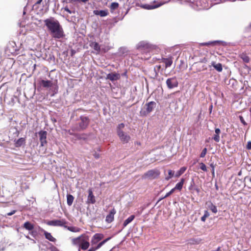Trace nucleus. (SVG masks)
Instances as JSON below:
<instances>
[{"instance_id":"29","label":"nucleus","mask_w":251,"mask_h":251,"mask_svg":"<svg viewBox=\"0 0 251 251\" xmlns=\"http://www.w3.org/2000/svg\"><path fill=\"white\" fill-rule=\"evenodd\" d=\"M241 58L243 59L244 62L248 63L250 61V58L246 54H242Z\"/></svg>"},{"instance_id":"46","label":"nucleus","mask_w":251,"mask_h":251,"mask_svg":"<svg viewBox=\"0 0 251 251\" xmlns=\"http://www.w3.org/2000/svg\"><path fill=\"white\" fill-rule=\"evenodd\" d=\"M75 50H73V49H72L71 50V55L72 56H73L74 55V54L75 53Z\"/></svg>"},{"instance_id":"21","label":"nucleus","mask_w":251,"mask_h":251,"mask_svg":"<svg viewBox=\"0 0 251 251\" xmlns=\"http://www.w3.org/2000/svg\"><path fill=\"white\" fill-rule=\"evenodd\" d=\"M212 66L219 72H221L223 70V67L222 64L219 63L216 64L214 62H212Z\"/></svg>"},{"instance_id":"57","label":"nucleus","mask_w":251,"mask_h":251,"mask_svg":"<svg viewBox=\"0 0 251 251\" xmlns=\"http://www.w3.org/2000/svg\"><path fill=\"white\" fill-rule=\"evenodd\" d=\"M197 191L198 192H199V190L197 189Z\"/></svg>"},{"instance_id":"27","label":"nucleus","mask_w":251,"mask_h":251,"mask_svg":"<svg viewBox=\"0 0 251 251\" xmlns=\"http://www.w3.org/2000/svg\"><path fill=\"white\" fill-rule=\"evenodd\" d=\"M186 167H181L176 174V175L175 176L176 177H179V176H180L182 174H183L185 171H186Z\"/></svg>"},{"instance_id":"53","label":"nucleus","mask_w":251,"mask_h":251,"mask_svg":"<svg viewBox=\"0 0 251 251\" xmlns=\"http://www.w3.org/2000/svg\"><path fill=\"white\" fill-rule=\"evenodd\" d=\"M211 173H212V174L213 176H214V174H215V169H212Z\"/></svg>"},{"instance_id":"47","label":"nucleus","mask_w":251,"mask_h":251,"mask_svg":"<svg viewBox=\"0 0 251 251\" xmlns=\"http://www.w3.org/2000/svg\"><path fill=\"white\" fill-rule=\"evenodd\" d=\"M111 239V237H108L104 240H103V241H102L101 242L103 243V244H104L105 243H106L108 240H109L110 239Z\"/></svg>"},{"instance_id":"7","label":"nucleus","mask_w":251,"mask_h":251,"mask_svg":"<svg viewBox=\"0 0 251 251\" xmlns=\"http://www.w3.org/2000/svg\"><path fill=\"white\" fill-rule=\"evenodd\" d=\"M166 84L168 88L170 89L178 86V82L176 77L169 78L166 80Z\"/></svg>"},{"instance_id":"4","label":"nucleus","mask_w":251,"mask_h":251,"mask_svg":"<svg viewBox=\"0 0 251 251\" xmlns=\"http://www.w3.org/2000/svg\"><path fill=\"white\" fill-rule=\"evenodd\" d=\"M160 175V172L157 169L150 170L146 172L143 176V178L154 179L157 178Z\"/></svg>"},{"instance_id":"31","label":"nucleus","mask_w":251,"mask_h":251,"mask_svg":"<svg viewBox=\"0 0 251 251\" xmlns=\"http://www.w3.org/2000/svg\"><path fill=\"white\" fill-rule=\"evenodd\" d=\"M174 175V172L171 170H169L168 171V176L165 177V179L167 180H169L171 179Z\"/></svg>"},{"instance_id":"44","label":"nucleus","mask_w":251,"mask_h":251,"mask_svg":"<svg viewBox=\"0 0 251 251\" xmlns=\"http://www.w3.org/2000/svg\"><path fill=\"white\" fill-rule=\"evenodd\" d=\"M97 248L95 246L91 247L87 251H97Z\"/></svg>"},{"instance_id":"23","label":"nucleus","mask_w":251,"mask_h":251,"mask_svg":"<svg viewBox=\"0 0 251 251\" xmlns=\"http://www.w3.org/2000/svg\"><path fill=\"white\" fill-rule=\"evenodd\" d=\"M23 227L29 231L32 230L34 228L33 225L29 222H26L23 225Z\"/></svg>"},{"instance_id":"49","label":"nucleus","mask_w":251,"mask_h":251,"mask_svg":"<svg viewBox=\"0 0 251 251\" xmlns=\"http://www.w3.org/2000/svg\"><path fill=\"white\" fill-rule=\"evenodd\" d=\"M16 212V210H13L12 211L9 212V213H8L7 214V215L8 216H11L13 214H14Z\"/></svg>"},{"instance_id":"30","label":"nucleus","mask_w":251,"mask_h":251,"mask_svg":"<svg viewBox=\"0 0 251 251\" xmlns=\"http://www.w3.org/2000/svg\"><path fill=\"white\" fill-rule=\"evenodd\" d=\"M119 4L118 2H112V3H111V4L110 5V8L111 9V10H115L117 8H118L119 7Z\"/></svg>"},{"instance_id":"41","label":"nucleus","mask_w":251,"mask_h":251,"mask_svg":"<svg viewBox=\"0 0 251 251\" xmlns=\"http://www.w3.org/2000/svg\"><path fill=\"white\" fill-rule=\"evenodd\" d=\"M64 9L65 11H66V12H67L68 13H69V14H72V13H75V11L74 12H72V11H71L69 8L68 7V6H66L64 8Z\"/></svg>"},{"instance_id":"52","label":"nucleus","mask_w":251,"mask_h":251,"mask_svg":"<svg viewBox=\"0 0 251 251\" xmlns=\"http://www.w3.org/2000/svg\"><path fill=\"white\" fill-rule=\"evenodd\" d=\"M43 0H38V1L36 2V4H40Z\"/></svg>"},{"instance_id":"42","label":"nucleus","mask_w":251,"mask_h":251,"mask_svg":"<svg viewBox=\"0 0 251 251\" xmlns=\"http://www.w3.org/2000/svg\"><path fill=\"white\" fill-rule=\"evenodd\" d=\"M125 127V125L123 123H121L120 124H119L118 125V129H117V131L118 130H121V129L123 128L124 127Z\"/></svg>"},{"instance_id":"56","label":"nucleus","mask_w":251,"mask_h":251,"mask_svg":"<svg viewBox=\"0 0 251 251\" xmlns=\"http://www.w3.org/2000/svg\"><path fill=\"white\" fill-rule=\"evenodd\" d=\"M17 136H18L19 134V131L18 130L16 131Z\"/></svg>"},{"instance_id":"14","label":"nucleus","mask_w":251,"mask_h":251,"mask_svg":"<svg viewBox=\"0 0 251 251\" xmlns=\"http://www.w3.org/2000/svg\"><path fill=\"white\" fill-rule=\"evenodd\" d=\"M26 138L25 137H21L17 140H14V146L16 148H20L25 144Z\"/></svg>"},{"instance_id":"5","label":"nucleus","mask_w":251,"mask_h":251,"mask_svg":"<svg viewBox=\"0 0 251 251\" xmlns=\"http://www.w3.org/2000/svg\"><path fill=\"white\" fill-rule=\"evenodd\" d=\"M80 122H78V128L79 130L85 129L89 125L90 119L88 117L81 116L79 118Z\"/></svg>"},{"instance_id":"3","label":"nucleus","mask_w":251,"mask_h":251,"mask_svg":"<svg viewBox=\"0 0 251 251\" xmlns=\"http://www.w3.org/2000/svg\"><path fill=\"white\" fill-rule=\"evenodd\" d=\"M156 106V102L153 101L147 103L144 106V109L140 111L141 115L143 116H147L153 110Z\"/></svg>"},{"instance_id":"24","label":"nucleus","mask_w":251,"mask_h":251,"mask_svg":"<svg viewBox=\"0 0 251 251\" xmlns=\"http://www.w3.org/2000/svg\"><path fill=\"white\" fill-rule=\"evenodd\" d=\"M90 46L93 48V49L97 51L98 53L100 51V46L99 44L95 42H92L90 44Z\"/></svg>"},{"instance_id":"18","label":"nucleus","mask_w":251,"mask_h":251,"mask_svg":"<svg viewBox=\"0 0 251 251\" xmlns=\"http://www.w3.org/2000/svg\"><path fill=\"white\" fill-rule=\"evenodd\" d=\"M44 234L45 236V238L49 240L50 241L55 242L56 241V239L53 237L50 233L48 232L47 231L44 230Z\"/></svg>"},{"instance_id":"50","label":"nucleus","mask_w":251,"mask_h":251,"mask_svg":"<svg viewBox=\"0 0 251 251\" xmlns=\"http://www.w3.org/2000/svg\"><path fill=\"white\" fill-rule=\"evenodd\" d=\"M67 0L70 3H73V2H75L79 1V0Z\"/></svg>"},{"instance_id":"13","label":"nucleus","mask_w":251,"mask_h":251,"mask_svg":"<svg viewBox=\"0 0 251 251\" xmlns=\"http://www.w3.org/2000/svg\"><path fill=\"white\" fill-rule=\"evenodd\" d=\"M86 202L88 204H94L96 202L95 197L91 189L88 190V196Z\"/></svg>"},{"instance_id":"35","label":"nucleus","mask_w":251,"mask_h":251,"mask_svg":"<svg viewBox=\"0 0 251 251\" xmlns=\"http://www.w3.org/2000/svg\"><path fill=\"white\" fill-rule=\"evenodd\" d=\"M161 68V66L160 65H156L154 67V71L155 72V74H156L155 75L156 76L158 75V73L160 71Z\"/></svg>"},{"instance_id":"10","label":"nucleus","mask_w":251,"mask_h":251,"mask_svg":"<svg viewBox=\"0 0 251 251\" xmlns=\"http://www.w3.org/2000/svg\"><path fill=\"white\" fill-rule=\"evenodd\" d=\"M38 134L39 135V139L41 143V146L43 147L47 143V132L46 131L41 130L39 132Z\"/></svg>"},{"instance_id":"38","label":"nucleus","mask_w":251,"mask_h":251,"mask_svg":"<svg viewBox=\"0 0 251 251\" xmlns=\"http://www.w3.org/2000/svg\"><path fill=\"white\" fill-rule=\"evenodd\" d=\"M158 6H153V5H145L144 6V7L147 8V9H153V8H155L156 7H157Z\"/></svg>"},{"instance_id":"20","label":"nucleus","mask_w":251,"mask_h":251,"mask_svg":"<svg viewBox=\"0 0 251 251\" xmlns=\"http://www.w3.org/2000/svg\"><path fill=\"white\" fill-rule=\"evenodd\" d=\"M65 228L67 229L68 230L73 232H79L81 230V228L76 226H68L66 225Z\"/></svg>"},{"instance_id":"17","label":"nucleus","mask_w":251,"mask_h":251,"mask_svg":"<svg viewBox=\"0 0 251 251\" xmlns=\"http://www.w3.org/2000/svg\"><path fill=\"white\" fill-rule=\"evenodd\" d=\"M215 134L213 136L212 139L216 142H219L220 140V134L221 130L219 128H216L215 129Z\"/></svg>"},{"instance_id":"43","label":"nucleus","mask_w":251,"mask_h":251,"mask_svg":"<svg viewBox=\"0 0 251 251\" xmlns=\"http://www.w3.org/2000/svg\"><path fill=\"white\" fill-rule=\"evenodd\" d=\"M246 148L248 150H251V141H249L248 142Z\"/></svg>"},{"instance_id":"34","label":"nucleus","mask_w":251,"mask_h":251,"mask_svg":"<svg viewBox=\"0 0 251 251\" xmlns=\"http://www.w3.org/2000/svg\"><path fill=\"white\" fill-rule=\"evenodd\" d=\"M175 189L173 188L171 190V191H170L169 192H168L164 197H163L162 198H161L160 199V200H163V199H165L166 198L168 197L171 194H172L175 192Z\"/></svg>"},{"instance_id":"1","label":"nucleus","mask_w":251,"mask_h":251,"mask_svg":"<svg viewBox=\"0 0 251 251\" xmlns=\"http://www.w3.org/2000/svg\"><path fill=\"white\" fill-rule=\"evenodd\" d=\"M44 23L52 38L60 39L65 36L63 29L57 20L53 18L47 19L44 20Z\"/></svg>"},{"instance_id":"39","label":"nucleus","mask_w":251,"mask_h":251,"mask_svg":"<svg viewBox=\"0 0 251 251\" xmlns=\"http://www.w3.org/2000/svg\"><path fill=\"white\" fill-rule=\"evenodd\" d=\"M239 119H240V120L241 121V122L244 125V126H246L247 125V123L245 122V121L244 120V118L243 117V116H239Z\"/></svg>"},{"instance_id":"28","label":"nucleus","mask_w":251,"mask_h":251,"mask_svg":"<svg viewBox=\"0 0 251 251\" xmlns=\"http://www.w3.org/2000/svg\"><path fill=\"white\" fill-rule=\"evenodd\" d=\"M209 210H210L213 213H216L218 211L216 206L214 205L212 202L208 206Z\"/></svg>"},{"instance_id":"11","label":"nucleus","mask_w":251,"mask_h":251,"mask_svg":"<svg viewBox=\"0 0 251 251\" xmlns=\"http://www.w3.org/2000/svg\"><path fill=\"white\" fill-rule=\"evenodd\" d=\"M120 77L121 75L120 74L114 72L107 74L106 77V79L113 81L120 79Z\"/></svg>"},{"instance_id":"54","label":"nucleus","mask_w":251,"mask_h":251,"mask_svg":"<svg viewBox=\"0 0 251 251\" xmlns=\"http://www.w3.org/2000/svg\"><path fill=\"white\" fill-rule=\"evenodd\" d=\"M89 0H79V1H80L82 2L86 3L87 1H88Z\"/></svg>"},{"instance_id":"25","label":"nucleus","mask_w":251,"mask_h":251,"mask_svg":"<svg viewBox=\"0 0 251 251\" xmlns=\"http://www.w3.org/2000/svg\"><path fill=\"white\" fill-rule=\"evenodd\" d=\"M74 200V197L71 194H68L67 196V202L69 206L72 205L73 201Z\"/></svg>"},{"instance_id":"16","label":"nucleus","mask_w":251,"mask_h":251,"mask_svg":"<svg viewBox=\"0 0 251 251\" xmlns=\"http://www.w3.org/2000/svg\"><path fill=\"white\" fill-rule=\"evenodd\" d=\"M93 13L96 15H99L100 17H105L108 15L109 13L107 10H94Z\"/></svg>"},{"instance_id":"36","label":"nucleus","mask_w":251,"mask_h":251,"mask_svg":"<svg viewBox=\"0 0 251 251\" xmlns=\"http://www.w3.org/2000/svg\"><path fill=\"white\" fill-rule=\"evenodd\" d=\"M207 149L206 148H204L202 150V151L200 154V157L201 158L205 157V155L207 153Z\"/></svg>"},{"instance_id":"15","label":"nucleus","mask_w":251,"mask_h":251,"mask_svg":"<svg viewBox=\"0 0 251 251\" xmlns=\"http://www.w3.org/2000/svg\"><path fill=\"white\" fill-rule=\"evenodd\" d=\"M161 62H163L165 64V68H167L172 65L173 64V57L170 56L168 58H162Z\"/></svg>"},{"instance_id":"12","label":"nucleus","mask_w":251,"mask_h":251,"mask_svg":"<svg viewBox=\"0 0 251 251\" xmlns=\"http://www.w3.org/2000/svg\"><path fill=\"white\" fill-rule=\"evenodd\" d=\"M116 213V210L114 208L112 209L109 213L106 216L105 221L107 223H111L114 221V215Z\"/></svg>"},{"instance_id":"26","label":"nucleus","mask_w":251,"mask_h":251,"mask_svg":"<svg viewBox=\"0 0 251 251\" xmlns=\"http://www.w3.org/2000/svg\"><path fill=\"white\" fill-rule=\"evenodd\" d=\"M135 218L134 215H131L130 217H129L127 219H126L124 223H123V226L124 227H126L128 224H129L130 222H131Z\"/></svg>"},{"instance_id":"32","label":"nucleus","mask_w":251,"mask_h":251,"mask_svg":"<svg viewBox=\"0 0 251 251\" xmlns=\"http://www.w3.org/2000/svg\"><path fill=\"white\" fill-rule=\"evenodd\" d=\"M209 216V213L207 210H205L204 212V215L203 216L201 217V220L202 222H205L206 219Z\"/></svg>"},{"instance_id":"22","label":"nucleus","mask_w":251,"mask_h":251,"mask_svg":"<svg viewBox=\"0 0 251 251\" xmlns=\"http://www.w3.org/2000/svg\"><path fill=\"white\" fill-rule=\"evenodd\" d=\"M184 181H185V180L184 178H181L180 180V181L179 182L177 183L176 184V186L174 188V189H175V190H178L179 191H180L183 187V185L184 184Z\"/></svg>"},{"instance_id":"19","label":"nucleus","mask_w":251,"mask_h":251,"mask_svg":"<svg viewBox=\"0 0 251 251\" xmlns=\"http://www.w3.org/2000/svg\"><path fill=\"white\" fill-rule=\"evenodd\" d=\"M40 84L44 88H49L52 86V83L50 80H42Z\"/></svg>"},{"instance_id":"8","label":"nucleus","mask_w":251,"mask_h":251,"mask_svg":"<svg viewBox=\"0 0 251 251\" xmlns=\"http://www.w3.org/2000/svg\"><path fill=\"white\" fill-rule=\"evenodd\" d=\"M117 134L121 141L124 143H128L130 139V136L126 134L122 130H118L117 131Z\"/></svg>"},{"instance_id":"51","label":"nucleus","mask_w":251,"mask_h":251,"mask_svg":"<svg viewBox=\"0 0 251 251\" xmlns=\"http://www.w3.org/2000/svg\"><path fill=\"white\" fill-rule=\"evenodd\" d=\"M210 166L212 168V169H215V165L214 164V163H211L210 165Z\"/></svg>"},{"instance_id":"55","label":"nucleus","mask_w":251,"mask_h":251,"mask_svg":"<svg viewBox=\"0 0 251 251\" xmlns=\"http://www.w3.org/2000/svg\"><path fill=\"white\" fill-rule=\"evenodd\" d=\"M212 105H211L210 107V108H209V110H210V112H211V110H212Z\"/></svg>"},{"instance_id":"40","label":"nucleus","mask_w":251,"mask_h":251,"mask_svg":"<svg viewBox=\"0 0 251 251\" xmlns=\"http://www.w3.org/2000/svg\"><path fill=\"white\" fill-rule=\"evenodd\" d=\"M104 244L102 242H100L97 244V245L96 247L97 248V250L99 249H100Z\"/></svg>"},{"instance_id":"37","label":"nucleus","mask_w":251,"mask_h":251,"mask_svg":"<svg viewBox=\"0 0 251 251\" xmlns=\"http://www.w3.org/2000/svg\"><path fill=\"white\" fill-rule=\"evenodd\" d=\"M216 43V42H206L203 43L201 44L202 46H209V45H214Z\"/></svg>"},{"instance_id":"2","label":"nucleus","mask_w":251,"mask_h":251,"mask_svg":"<svg viewBox=\"0 0 251 251\" xmlns=\"http://www.w3.org/2000/svg\"><path fill=\"white\" fill-rule=\"evenodd\" d=\"M89 240V236L84 233L77 237L72 238L71 242L73 245L78 247V251H80V249L85 251L90 246Z\"/></svg>"},{"instance_id":"45","label":"nucleus","mask_w":251,"mask_h":251,"mask_svg":"<svg viewBox=\"0 0 251 251\" xmlns=\"http://www.w3.org/2000/svg\"><path fill=\"white\" fill-rule=\"evenodd\" d=\"M93 155L96 159H98L100 157V155L96 152H95Z\"/></svg>"},{"instance_id":"9","label":"nucleus","mask_w":251,"mask_h":251,"mask_svg":"<svg viewBox=\"0 0 251 251\" xmlns=\"http://www.w3.org/2000/svg\"><path fill=\"white\" fill-rule=\"evenodd\" d=\"M104 238V235L102 233H96L92 237L91 243L92 246L97 244L100 240Z\"/></svg>"},{"instance_id":"33","label":"nucleus","mask_w":251,"mask_h":251,"mask_svg":"<svg viewBox=\"0 0 251 251\" xmlns=\"http://www.w3.org/2000/svg\"><path fill=\"white\" fill-rule=\"evenodd\" d=\"M200 169L204 172H207V169L206 165L202 162L199 163Z\"/></svg>"},{"instance_id":"6","label":"nucleus","mask_w":251,"mask_h":251,"mask_svg":"<svg viewBox=\"0 0 251 251\" xmlns=\"http://www.w3.org/2000/svg\"><path fill=\"white\" fill-rule=\"evenodd\" d=\"M67 224L68 222L65 219L49 221L47 223V224L50 226H63L64 227H65L66 225Z\"/></svg>"},{"instance_id":"48","label":"nucleus","mask_w":251,"mask_h":251,"mask_svg":"<svg viewBox=\"0 0 251 251\" xmlns=\"http://www.w3.org/2000/svg\"><path fill=\"white\" fill-rule=\"evenodd\" d=\"M111 239V237H108L104 240H103V241H102L101 242L103 243V244H104L105 243H106L108 240H109L110 239Z\"/></svg>"}]
</instances>
